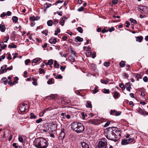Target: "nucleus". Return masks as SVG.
<instances>
[{
	"label": "nucleus",
	"instance_id": "f257e3e1",
	"mask_svg": "<svg viewBox=\"0 0 148 148\" xmlns=\"http://www.w3.org/2000/svg\"><path fill=\"white\" fill-rule=\"evenodd\" d=\"M106 138L116 142L120 138L121 132L119 129L115 127L107 128L104 131Z\"/></svg>",
	"mask_w": 148,
	"mask_h": 148
},
{
	"label": "nucleus",
	"instance_id": "f03ea898",
	"mask_svg": "<svg viewBox=\"0 0 148 148\" xmlns=\"http://www.w3.org/2000/svg\"><path fill=\"white\" fill-rule=\"evenodd\" d=\"M34 145L37 148H46L49 143L44 138L39 137L36 138L34 141Z\"/></svg>",
	"mask_w": 148,
	"mask_h": 148
},
{
	"label": "nucleus",
	"instance_id": "7ed1b4c3",
	"mask_svg": "<svg viewBox=\"0 0 148 148\" xmlns=\"http://www.w3.org/2000/svg\"><path fill=\"white\" fill-rule=\"evenodd\" d=\"M71 129L74 130L77 133H80L84 130V127L83 125L80 123L77 122H74L71 124Z\"/></svg>",
	"mask_w": 148,
	"mask_h": 148
},
{
	"label": "nucleus",
	"instance_id": "20e7f679",
	"mask_svg": "<svg viewBox=\"0 0 148 148\" xmlns=\"http://www.w3.org/2000/svg\"><path fill=\"white\" fill-rule=\"evenodd\" d=\"M107 145V140L105 138L101 139L97 145L98 148H106Z\"/></svg>",
	"mask_w": 148,
	"mask_h": 148
},
{
	"label": "nucleus",
	"instance_id": "39448f33",
	"mask_svg": "<svg viewBox=\"0 0 148 148\" xmlns=\"http://www.w3.org/2000/svg\"><path fill=\"white\" fill-rule=\"evenodd\" d=\"M28 108V106L27 104L23 103L20 104L19 106V109L21 112H23L25 111Z\"/></svg>",
	"mask_w": 148,
	"mask_h": 148
},
{
	"label": "nucleus",
	"instance_id": "423d86ee",
	"mask_svg": "<svg viewBox=\"0 0 148 148\" xmlns=\"http://www.w3.org/2000/svg\"><path fill=\"white\" fill-rule=\"evenodd\" d=\"M121 113V112L119 111H117L115 110H111L110 111V114L112 115L118 116L120 115Z\"/></svg>",
	"mask_w": 148,
	"mask_h": 148
},
{
	"label": "nucleus",
	"instance_id": "0eeeda50",
	"mask_svg": "<svg viewBox=\"0 0 148 148\" xmlns=\"http://www.w3.org/2000/svg\"><path fill=\"white\" fill-rule=\"evenodd\" d=\"M56 129V127L55 125H50L49 127L48 128V131L52 133L55 131Z\"/></svg>",
	"mask_w": 148,
	"mask_h": 148
},
{
	"label": "nucleus",
	"instance_id": "6e6552de",
	"mask_svg": "<svg viewBox=\"0 0 148 148\" xmlns=\"http://www.w3.org/2000/svg\"><path fill=\"white\" fill-rule=\"evenodd\" d=\"M147 8L146 7L142 5H139L138 8V10L141 12L142 14H145V10Z\"/></svg>",
	"mask_w": 148,
	"mask_h": 148
},
{
	"label": "nucleus",
	"instance_id": "1a4fd4ad",
	"mask_svg": "<svg viewBox=\"0 0 148 148\" xmlns=\"http://www.w3.org/2000/svg\"><path fill=\"white\" fill-rule=\"evenodd\" d=\"M65 134L64 129L61 130V132L60 133L59 138V139L63 140L65 137Z\"/></svg>",
	"mask_w": 148,
	"mask_h": 148
},
{
	"label": "nucleus",
	"instance_id": "9d476101",
	"mask_svg": "<svg viewBox=\"0 0 148 148\" xmlns=\"http://www.w3.org/2000/svg\"><path fill=\"white\" fill-rule=\"evenodd\" d=\"M126 140L128 144H130L131 143H134L136 141L133 138H130L128 139L126 138Z\"/></svg>",
	"mask_w": 148,
	"mask_h": 148
},
{
	"label": "nucleus",
	"instance_id": "9b49d317",
	"mask_svg": "<svg viewBox=\"0 0 148 148\" xmlns=\"http://www.w3.org/2000/svg\"><path fill=\"white\" fill-rule=\"evenodd\" d=\"M125 87L126 88V90L127 91L130 92V88H131L130 83L128 82L126 83L125 85Z\"/></svg>",
	"mask_w": 148,
	"mask_h": 148
},
{
	"label": "nucleus",
	"instance_id": "f8f14e48",
	"mask_svg": "<svg viewBox=\"0 0 148 148\" xmlns=\"http://www.w3.org/2000/svg\"><path fill=\"white\" fill-rule=\"evenodd\" d=\"M57 42L56 38L52 37L49 40V42L51 44H55Z\"/></svg>",
	"mask_w": 148,
	"mask_h": 148
},
{
	"label": "nucleus",
	"instance_id": "ddd939ff",
	"mask_svg": "<svg viewBox=\"0 0 148 148\" xmlns=\"http://www.w3.org/2000/svg\"><path fill=\"white\" fill-rule=\"evenodd\" d=\"M120 96V94L117 91L115 92L113 95V97L115 99H117Z\"/></svg>",
	"mask_w": 148,
	"mask_h": 148
},
{
	"label": "nucleus",
	"instance_id": "4468645a",
	"mask_svg": "<svg viewBox=\"0 0 148 148\" xmlns=\"http://www.w3.org/2000/svg\"><path fill=\"white\" fill-rule=\"evenodd\" d=\"M81 144L82 147L81 148H89L88 145L85 142L81 143Z\"/></svg>",
	"mask_w": 148,
	"mask_h": 148
},
{
	"label": "nucleus",
	"instance_id": "2eb2a0df",
	"mask_svg": "<svg viewBox=\"0 0 148 148\" xmlns=\"http://www.w3.org/2000/svg\"><path fill=\"white\" fill-rule=\"evenodd\" d=\"M83 40V38H81L79 36H77L75 38V41L76 42H77V41L81 42Z\"/></svg>",
	"mask_w": 148,
	"mask_h": 148
},
{
	"label": "nucleus",
	"instance_id": "dca6fc26",
	"mask_svg": "<svg viewBox=\"0 0 148 148\" xmlns=\"http://www.w3.org/2000/svg\"><path fill=\"white\" fill-rule=\"evenodd\" d=\"M5 27L4 25L0 24V30L1 32H4L5 30Z\"/></svg>",
	"mask_w": 148,
	"mask_h": 148
},
{
	"label": "nucleus",
	"instance_id": "f3484780",
	"mask_svg": "<svg viewBox=\"0 0 148 148\" xmlns=\"http://www.w3.org/2000/svg\"><path fill=\"white\" fill-rule=\"evenodd\" d=\"M1 82L3 83L5 85H6L8 83V81L6 77H3L1 79Z\"/></svg>",
	"mask_w": 148,
	"mask_h": 148
},
{
	"label": "nucleus",
	"instance_id": "a211bd4d",
	"mask_svg": "<svg viewBox=\"0 0 148 148\" xmlns=\"http://www.w3.org/2000/svg\"><path fill=\"white\" fill-rule=\"evenodd\" d=\"M56 97V95L55 94H51L50 95L48 96L47 98L51 100V99H54Z\"/></svg>",
	"mask_w": 148,
	"mask_h": 148
},
{
	"label": "nucleus",
	"instance_id": "6ab92c4d",
	"mask_svg": "<svg viewBox=\"0 0 148 148\" xmlns=\"http://www.w3.org/2000/svg\"><path fill=\"white\" fill-rule=\"evenodd\" d=\"M121 144L122 145H128L126 140V138H124L121 141Z\"/></svg>",
	"mask_w": 148,
	"mask_h": 148
},
{
	"label": "nucleus",
	"instance_id": "aec40b11",
	"mask_svg": "<svg viewBox=\"0 0 148 148\" xmlns=\"http://www.w3.org/2000/svg\"><path fill=\"white\" fill-rule=\"evenodd\" d=\"M91 102L90 101H88L86 102V107L89 108H91L92 107V105L91 104Z\"/></svg>",
	"mask_w": 148,
	"mask_h": 148
},
{
	"label": "nucleus",
	"instance_id": "412c9836",
	"mask_svg": "<svg viewBox=\"0 0 148 148\" xmlns=\"http://www.w3.org/2000/svg\"><path fill=\"white\" fill-rule=\"evenodd\" d=\"M136 41L139 42H141L143 39L142 36H139L136 37Z\"/></svg>",
	"mask_w": 148,
	"mask_h": 148
},
{
	"label": "nucleus",
	"instance_id": "4be33fe9",
	"mask_svg": "<svg viewBox=\"0 0 148 148\" xmlns=\"http://www.w3.org/2000/svg\"><path fill=\"white\" fill-rule=\"evenodd\" d=\"M41 59L40 58H37L33 60L32 62V64L33 65V63H36L39 61L41 60Z\"/></svg>",
	"mask_w": 148,
	"mask_h": 148
},
{
	"label": "nucleus",
	"instance_id": "5701e85b",
	"mask_svg": "<svg viewBox=\"0 0 148 148\" xmlns=\"http://www.w3.org/2000/svg\"><path fill=\"white\" fill-rule=\"evenodd\" d=\"M8 47L10 48H16L17 47L16 45L14 44L13 43H12L8 45Z\"/></svg>",
	"mask_w": 148,
	"mask_h": 148
},
{
	"label": "nucleus",
	"instance_id": "b1692460",
	"mask_svg": "<svg viewBox=\"0 0 148 148\" xmlns=\"http://www.w3.org/2000/svg\"><path fill=\"white\" fill-rule=\"evenodd\" d=\"M69 59L72 64H73V63L75 61V60L73 58V57L72 56V55H71L69 57Z\"/></svg>",
	"mask_w": 148,
	"mask_h": 148
},
{
	"label": "nucleus",
	"instance_id": "393cba45",
	"mask_svg": "<svg viewBox=\"0 0 148 148\" xmlns=\"http://www.w3.org/2000/svg\"><path fill=\"white\" fill-rule=\"evenodd\" d=\"M135 77L137 81H139V79L142 78V77L140 76V75L139 73L136 74Z\"/></svg>",
	"mask_w": 148,
	"mask_h": 148
},
{
	"label": "nucleus",
	"instance_id": "a878e982",
	"mask_svg": "<svg viewBox=\"0 0 148 148\" xmlns=\"http://www.w3.org/2000/svg\"><path fill=\"white\" fill-rule=\"evenodd\" d=\"M32 80L33 81V82L32 83L33 85L37 86L38 85L37 83L36 79V78L33 77L32 78Z\"/></svg>",
	"mask_w": 148,
	"mask_h": 148
},
{
	"label": "nucleus",
	"instance_id": "bb28decb",
	"mask_svg": "<svg viewBox=\"0 0 148 148\" xmlns=\"http://www.w3.org/2000/svg\"><path fill=\"white\" fill-rule=\"evenodd\" d=\"M53 23V21L51 20L48 21L47 22V24L49 26H51Z\"/></svg>",
	"mask_w": 148,
	"mask_h": 148
},
{
	"label": "nucleus",
	"instance_id": "cd10ccee",
	"mask_svg": "<svg viewBox=\"0 0 148 148\" xmlns=\"http://www.w3.org/2000/svg\"><path fill=\"white\" fill-rule=\"evenodd\" d=\"M119 65L121 67H123L125 66V62L123 61H122L119 63Z\"/></svg>",
	"mask_w": 148,
	"mask_h": 148
},
{
	"label": "nucleus",
	"instance_id": "c85d7f7f",
	"mask_svg": "<svg viewBox=\"0 0 148 148\" xmlns=\"http://www.w3.org/2000/svg\"><path fill=\"white\" fill-rule=\"evenodd\" d=\"M12 20L13 22L16 23L18 20V17L16 16H13L12 17Z\"/></svg>",
	"mask_w": 148,
	"mask_h": 148
},
{
	"label": "nucleus",
	"instance_id": "c756f323",
	"mask_svg": "<svg viewBox=\"0 0 148 148\" xmlns=\"http://www.w3.org/2000/svg\"><path fill=\"white\" fill-rule=\"evenodd\" d=\"M30 115V118L31 119H36L37 118V116L33 113H31Z\"/></svg>",
	"mask_w": 148,
	"mask_h": 148
},
{
	"label": "nucleus",
	"instance_id": "7c9ffc66",
	"mask_svg": "<svg viewBox=\"0 0 148 148\" xmlns=\"http://www.w3.org/2000/svg\"><path fill=\"white\" fill-rule=\"evenodd\" d=\"M102 92L106 94H109L110 93V90H109L108 89H106V88L104 89L102 91Z\"/></svg>",
	"mask_w": 148,
	"mask_h": 148
},
{
	"label": "nucleus",
	"instance_id": "2f4dec72",
	"mask_svg": "<svg viewBox=\"0 0 148 148\" xmlns=\"http://www.w3.org/2000/svg\"><path fill=\"white\" fill-rule=\"evenodd\" d=\"M138 112H139L141 114L144 115L143 114V111L142 110V109L140 108L139 107L138 108Z\"/></svg>",
	"mask_w": 148,
	"mask_h": 148
},
{
	"label": "nucleus",
	"instance_id": "473e14b6",
	"mask_svg": "<svg viewBox=\"0 0 148 148\" xmlns=\"http://www.w3.org/2000/svg\"><path fill=\"white\" fill-rule=\"evenodd\" d=\"M77 30L78 31V32L81 33H83V29L82 28L80 27H78L77 28Z\"/></svg>",
	"mask_w": 148,
	"mask_h": 148
},
{
	"label": "nucleus",
	"instance_id": "72a5a7b5",
	"mask_svg": "<svg viewBox=\"0 0 148 148\" xmlns=\"http://www.w3.org/2000/svg\"><path fill=\"white\" fill-rule=\"evenodd\" d=\"M90 67H91V69L95 71V70L96 69V66L95 64H90Z\"/></svg>",
	"mask_w": 148,
	"mask_h": 148
},
{
	"label": "nucleus",
	"instance_id": "f704fd0d",
	"mask_svg": "<svg viewBox=\"0 0 148 148\" xmlns=\"http://www.w3.org/2000/svg\"><path fill=\"white\" fill-rule=\"evenodd\" d=\"M1 70H0V72L1 73L3 74L5 73H6L5 72L6 69L4 68L2 66L1 68Z\"/></svg>",
	"mask_w": 148,
	"mask_h": 148
},
{
	"label": "nucleus",
	"instance_id": "c9c22d12",
	"mask_svg": "<svg viewBox=\"0 0 148 148\" xmlns=\"http://www.w3.org/2000/svg\"><path fill=\"white\" fill-rule=\"evenodd\" d=\"M39 73L40 74H45V70L43 69H42L41 68H40L39 69Z\"/></svg>",
	"mask_w": 148,
	"mask_h": 148
},
{
	"label": "nucleus",
	"instance_id": "e433bc0d",
	"mask_svg": "<svg viewBox=\"0 0 148 148\" xmlns=\"http://www.w3.org/2000/svg\"><path fill=\"white\" fill-rule=\"evenodd\" d=\"M130 20L131 23H133L135 24H137V22L136 21L135 19H133V18H130Z\"/></svg>",
	"mask_w": 148,
	"mask_h": 148
},
{
	"label": "nucleus",
	"instance_id": "4c0bfd02",
	"mask_svg": "<svg viewBox=\"0 0 148 148\" xmlns=\"http://www.w3.org/2000/svg\"><path fill=\"white\" fill-rule=\"evenodd\" d=\"M99 124V123L97 121V119H94L93 120V124L97 125Z\"/></svg>",
	"mask_w": 148,
	"mask_h": 148
},
{
	"label": "nucleus",
	"instance_id": "58836bf2",
	"mask_svg": "<svg viewBox=\"0 0 148 148\" xmlns=\"http://www.w3.org/2000/svg\"><path fill=\"white\" fill-rule=\"evenodd\" d=\"M60 30L58 28H57V29L55 31L54 34L55 35H57L58 33L60 32Z\"/></svg>",
	"mask_w": 148,
	"mask_h": 148
},
{
	"label": "nucleus",
	"instance_id": "ea45409f",
	"mask_svg": "<svg viewBox=\"0 0 148 148\" xmlns=\"http://www.w3.org/2000/svg\"><path fill=\"white\" fill-rule=\"evenodd\" d=\"M119 87L121 88L123 90H124L125 89V86H124V84L122 83H121L120 84Z\"/></svg>",
	"mask_w": 148,
	"mask_h": 148
},
{
	"label": "nucleus",
	"instance_id": "a19ab883",
	"mask_svg": "<svg viewBox=\"0 0 148 148\" xmlns=\"http://www.w3.org/2000/svg\"><path fill=\"white\" fill-rule=\"evenodd\" d=\"M109 81L106 80L105 79H101V82L102 84H106L108 82H109Z\"/></svg>",
	"mask_w": 148,
	"mask_h": 148
},
{
	"label": "nucleus",
	"instance_id": "79ce46f5",
	"mask_svg": "<svg viewBox=\"0 0 148 148\" xmlns=\"http://www.w3.org/2000/svg\"><path fill=\"white\" fill-rule=\"evenodd\" d=\"M81 115L82 116L83 119H86V117L87 116V115L85 113L83 112L82 113Z\"/></svg>",
	"mask_w": 148,
	"mask_h": 148
},
{
	"label": "nucleus",
	"instance_id": "37998d69",
	"mask_svg": "<svg viewBox=\"0 0 148 148\" xmlns=\"http://www.w3.org/2000/svg\"><path fill=\"white\" fill-rule=\"evenodd\" d=\"M70 50L71 51V53H72V54H74V56L75 57L76 56H75V53H76V52H74L73 50V49L72 48V47H71L70 48Z\"/></svg>",
	"mask_w": 148,
	"mask_h": 148
},
{
	"label": "nucleus",
	"instance_id": "c03bdc74",
	"mask_svg": "<svg viewBox=\"0 0 148 148\" xmlns=\"http://www.w3.org/2000/svg\"><path fill=\"white\" fill-rule=\"evenodd\" d=\"M110 63L109 62H106L104 63V65L106 67L109 66L110 65Z\"/></svg>",
	"mask_w": 148,
	"mask_h": 148
},
{
	"label": "nucleus",
	"instance_id": "a18cd8bd",
	"mask_svg": "<svg viewBox=\"0 0 148 148\" xmlns=\"http://www.w3.org/2000/svg\"><path fill=\"white\" fill-rule=\"evenodd\" d=\"M63 2V0H58L56 3H55L54 4L55 5H57L59 3H62Z\"/></svg>",
	"mask_w": 148,
	"mask_h": 148
},
{
	"label": "nucleus",
	"instance_id": "49530a36",
	"mask_svg": "<svg viewBox=\"0 0 148 148\" xmlns=\"http://www.w3.org/2000/svg\"><path fill=\"white\" fill-rule=\"evenodd\" d=\"M98 87L97 86H96L95 88L93 90V93L95 94L98 92Z\"/></svg>",
	"mask_w": 148,
	"mask_h": 148
},
{
	"label": "nucleus",
	"instance_id": "de8ad7c7",
	"mask_svg": "<svg viewBox=\"0 0 148 148\" xmlns=\"http://www.w3.org/2000/svg\"><path fill=\"white\" fill-rule=\"evenodd\" d=\"M114 28L113 27H111V28H108V31H109L110 32L114 31Z\"/></svg>",
	"mask_w": 148,
	"mask_h": 148
},
{
	"label": "nucleus",
	"instance_id": "09e8293b",
	"mask_svg": "<svg viewBox=\"0 0 148 148\" xmlns=\"http://www.w3.org/2000/svg\"><path fill=\"white\" fill-rule=\"evenodd\" d=\"M47 62L49 65H52L53 63V61L52 59H51L48 60Z\"/></svg>",
	"mask_w": 148,
	"mask_h": 148
},
{
	"label": "nucleus",
	"instance_id": "8fccbe9b",
	"mask_svg": "<svg viewBox=\"0 0 148 148\" xmlns=\"http://www.w3.org/2000/svg\"><path fill=\"white\" fill-rule=\"evenodd\" d=\"M30 20L31 21H34L36 20H37L36 19V18L35 16H31L30 17Z\"/></svg>",
	"mask_w": 148,
	"mask_h": 148
},
{
	"label": "nucleus",
	"instance_id": "3c124183",
	"mask_svg": "<svg viewBox=\"0 0 148 148\" xmlns=\"http://www.w3.org/2000/svg\"><path fill=\"white\" fill-rule=\"evenodd\" d=\"M11 38L12 40L14 39L15 38L14 32H12V36H11Z\"/></svg>",
	"mask_w": 148,
	"mask_h": 148
},
{
	"label": "nucleus",
	"instance_id": "603ef678",
	"mask_svg": "<svg viewBox=\"0 0 148 148\" xmlns=\"http://www.w3.org/2000/svg\"><path fill=\"white\" fill-rule=\"evenodd\" d=\"M106 27H104L103 29L102 30L101 32L103 34H104L105 32H108V30L106 29Z\"/></svg>",
	"mask_w": 148,
	"mask_h": 148
},
{
	"label": "nucleus",
	"instance_id": "864d4df0",
	"mask_svg": "<svg viewBox=\"0 0 148 148\" xmlns=\"http://www.w3.org/2000/svg\"><path fill=\"white\" fill-rule=\"evenodd\" d=\"M31 62L30 60L29 59H27L25 61V63L26 65H27L29 63Z\"/></svg>",
	"mask_w": 148,
	"mask_h": 148
},
{
	"label": "nucleus",
	"instance_id": "5fc2aeb1",
	"mask_svg": "<svg viewBox=\"0 0 148 148\" xmlns=\"http://www.w3.org/2000/svg\"><path fill=\"white\" fill-rule=\"evenodd\" d=\"M53 25H56L57 24L58 22V21L57 19H54L53 20Z\"/></svg>",
	"mask_w": 148,
	"mask_h": 148
},
{
	"label": "nucleus",
	"instance_id": "6e6d98bb",
	"mask_svg": "<svg viewBox=\"0 0 148 148\" xmlns=\"http://www.w3.org/2000/svg\"><path fill=\"white\" fill-rule=\"evenodd\" d=\"M65 21L62 18L61 21V22L59 23L60 24H61L62 26H63L64 25Z\"/></svg>",
	"mask_w": 148,
	"mask_h": 148
},
{
	"label": "nucleus",
	"instance_id": "4d7b16f0",
	"mask_svg": "<svg viewBox=\"0 0 148 148\" xmlns=\"http://www.w3.org/2000/svg\"><path fill=\"white\" fill-rule=\"evenodd\" d=\"M13 69V67L12 66V65L10 67H8L6 69L5 72H6L8 70H11L12 69Z\"/></svg>",
	"mask_w": 148,
	"mask_h": 148
},
{
	"label": "nucleus",
	"instance_id": "13d9d810",
	"mask_svg": "<svg viewBox=\"0 0 148 148\" xmlns=\"http://www.w3.org/2000/svg\"><path fill=\"white\" fill-rule=\"evenodd\" d=\"M66 68V66H60V69L62 70V72L64 71Z\"/></svg>",
	"mask_w": 148,
	"mask_h": 148
},
{
	"label": "nucleus",
	"instance_id": "bf43d9fd",
	"mask_svg": "<svg viewBox=\"0 0 148 148\" xmlns=\"http://www.w3.org/2000/svg\"><path fill=\"white\" fill-rule=\"evenodd\" d=\"M123 76H124L125 78L127 79H128L129 77V75H128L126 73H124L123 74Z\"/></svg>",
	"mask_w": 148,
	"mask_h": 148
},
{
	"label": "nucleus",
	"instance_id": "052dcab7",
	"mask_svg": "<svg viewBox=\"0 0 148 148\" xmlns=\"http://www.w3.org/2000/svg\"><path fill=\"white\" fill-rule=\"evenodd\" d=\"M42 33L45 35L46 36L47 35V34L48 33V31L46 30H43V31L42 32Z\"/></svg>",
	"mask_w": 148,
	"mask_h": 148
},
{
	"label": "nucleus",
	"instance_id": "680f3d73",
	"mask_svg": "<svg viewBox=\"0 0 148 148\" xmlns=\"http://www.w3.org/2000/svg\"><path fill=\"white\" fill-rule=\"evenodd\" d=\"M118 0H112V2L113 5H115L117 4L118 3Z\"/></svg>",
	"mask_w": 148,
	"mask_h": 148
},
{
	"label": "nucleus",
	"instance_id": "e2e57ef3",
	"mask_svg": "<svg viewBox=\"0 0 148 148\" xmlns=\"http://www.w3.org/2000/svg\"><path fill=\"white\" fill-rule=\"evenodd\" d=\"M52 78H51V79H49V80L47 81V83L48 84H52Z\"/></svg>",
	"mask_w": 148,
	"mask_h": 148
},
{
	"label": "nucleus",
	"instance_id": "0e129e2a",
	"mask_svg": "<svg viewBox=\"0 0 148 148\" xmlns=\"http://www.w3.org/2000/svg\"><path fill=\"white\" fill-rule=\"evenodd\" d=\"M12 55L14 56L13 57V58L14 59L16 58L17 57V56L18 55V53H13Z\"/></svg>",
	"mask_w": 148,
	"mask_h": 148
},
{
	"label": "nucleus",
	"instance_id": "69168bd1",
	"mask_svg": "<svg viewBox=\"0 0 148 148\" xmlns=\"http://www.w3.org/2000/svg\"><path fill=\"white\" fill-rule=\"evenodd\" d=\"M84 8L82 6H81L77 10L79 12H82L84 11Z\"/></svg>",
	"mask_w": 148,
	"mask_h": 148
},
{
	"label": "nucleus",
	"instance_id": "338daca9",
	"mask_svg": "<svg viewBox=\"0 0 148 148\" xmlns=\"http://www.w3.org/2000/svg\"><path fill=\"white\" fill-rule=\"evenodd\" d=\"M42 121V118H40L36 120V123H40L41 121Z\"/></svg>",
	"mask_w": 148,
	"mask_h": 148
},
{
	"label": "nucleus",
	"instance_id": "774afa93",
	"mask_svg": "<svg viewBox=\"0 0 148 148\" xmlns=\"http://www.w3.org/2000/svg\"><path fill=\"white\" fill-rule=\"evenodd\" d=\"M18 140L19 142L21 143H23V138L21 136H19L18 137Z\"/></svg>",
	"mask_w": 148,
	"mask_h": 148
}]
</instances>
